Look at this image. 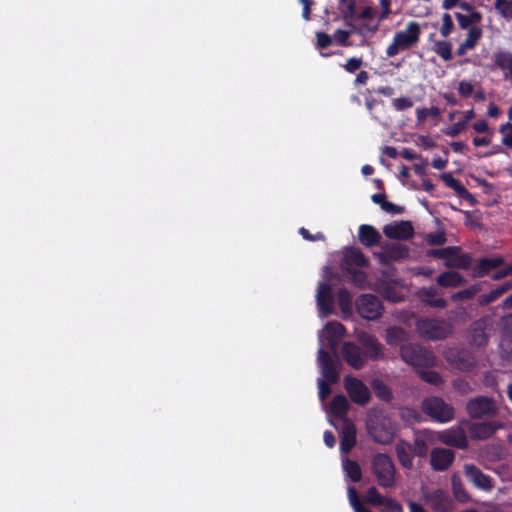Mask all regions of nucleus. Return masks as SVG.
<instances>
[{
  "instance_id": "35",
  "label": "nucleus",
  "mask_w": 512,
  "mask_h": 512,
  "mask_svg": "<svg viewBox=\"0 0 512 512\" xmlns=\"http://www.w3.org/2000/svg\"><path fill=\"white\" fill-rule=\"evenodd\" d=\"M357 339L362 345V348L367 349L368 352H378L380 349V344L378 341L372 335L366 332H359L357 334Z\"/></svg>"
},
{
  "instance_id": "54",
  "label": "nucleus",
  "mask_w": 512,
  "mask_h": 512,
  "mask_svg": "<svg viewBox=\"0 0 512 512\" xmlns=\"http://www.w3.org/2000/svg\"><path fill=\"white\" fill-rule=\"evenodd\" d=\"M299 233L302 235V237L305 240H308V241H324L325 240V236L323 233H316L313 235L306 228H303V227L300 228Z\"/></svg>"
},
{
  "instance_id": "16",
  "label": "nucleus",
  "mask_w": 512,
  "mask_h": 512,
  "mask_svg": "<svg viewBox=\"0 0 512 512\" xmlns=\"http://www.w3.org/2000/svg\"><path fill=\"white\" fill-rule=\"evenodd\" d=\"M356 445V427L350 419H345L340 432V451L349 453Z\"/></svg>"
},
{
  "instance_id": "7",
  "label": "nucleus",
  "mask_w": 512,
  "mask_h": 512,
  "mask_svg": "<svg viewBox=\"0 0 512 512\" xmlns=\"http://www.w3.org/2000/svg\"><path fill=\"white\" fill-rule=\"evenodd\" d=\"M466 411L472 419H492L498 415L499 409L493 398L476 396L468 400Z\"/></svg>"
},
{
  "instance_id": "34",
  "label": "nucleus",
  "mask_w": 512,
  "mask_h": 512,
  "mask_svg": "<svg viewBox=\"0 0 512 512\" xmlns=\"http://www.w3.org/2000/svg\"><path fill=\"white\" fill-rule=\"evenodd\" d=\"M371 386L377 398L386 402L391 400L392 392L383 381L375 379L372 381Z\"/></svg>"
},
{
  "instance_id": "3",
  "label": "nucleus",
  "mask_w": 512,
  "mask_h": 512,
  "mask_svg": "<svg viewBox=\"0 0 512 512\" xmlns=\"http://www.w3.org/2000/svg\"><path fill=\"white\" fill-rule=\"evenodd\" d=\"M421 28L415 22H409L404 30L395 33L392 43L387 47L386 54L388 57H394L399 52L414 47L420 38Z\"/></svg>"
},
{
  "instance_id": "14",
  "label": "nucleus",
  "mask_w": 512,
  "mask_h": 512,
  "mask_svg": "<svg viewBox=\"0 0 512 512\" xmlns=\"http://www.w3.org/2000/svg\"><path fill=\"white\" fill-rule=\"evenodd\" d=\"M383 233L389 239L408 240L414 234V228L410 221H395L383 228Z\"/></svg>"
},
{
  "instance_id": "64",
  "label": "nucleus",
  "mask_w": 512,
  "mask_h": 512,
  "mask_svg": "<svg viewBox=\"0 0 512 512\" xmlns=\"http://www.w3.org/2000/svg\"><path fill=\"white\" fill-rule=\"evenodd\" d=\"M380 6L382 8V13L380 15V19H385L390 14V4L391 0H379Z\"/></svg>"
},
{
  "instance_id": "31",
  "label": "nucleus",
  "mask_w": 512,
  "mask_h": 512,
  "mask_svg": "<svg viewBox=\"0 0 512 512\" xmlns=\"http://www.w3.org/2000/svg\"><path fill=\"white\" fill-rule=\"evenodd\" d=\"M465 279L458 272L450 271L441 273L437 277V283L443 287H459L464 284Z\"/></svg>"
},
{
  "instance_id": "39",
  "label": "nucleus",
  "mask_w": 512,
  "mask_h": 512,
  "mask_svg": "<svg viewBox=\"0 0 512 512\" xmlns=\"http://www.w3.org/2000/svg\"><path fill=\"white\" fill-rule=\"evenodd\" d=\"M434 51L445 61L452 59V47L449 42L437 41L434 45Z\"/></svg>"
},
{
  "instance_id": "21",
  "label": "nucleus",
  "mask_w": 512,
  "mask_h": 512,
  "mask_svg": "<svg viewBox=\"0 0 512 512\" xmlns=\"http://www.w3.org/2000/svg\"><path fill=\"white\" fill-rule=\"evenodd\" d=\"M498 426L493 422L475 423L470 427V434L475 439H487L491 437Z\"/></svg>"
},
{
  "instance_id": "42",
  "label": "nucleus",
  "mask_w": 512,
  "mask_h": 512,
  "mask_svg": "<svg viewBox=\"0 0 512 512\" xmlns=\"http://www.w3.org/2000/svg\"><path fill=\"white\" fill-rule=\"evenodd\" d=\"M384 500V496L381 495L377 488L372 486L370 487L365 494V501L375 507H380L382 505V501Z\"/></svg>"
},
{
  "instance_id": "57",
  "label": "nucleus",
  "mask_w": 512,
  "mask_h": 512,
  "mask_svg": "<svg viewBox=\"0 0 512 512\" xmlns=\"http://www.w3.org/2000/svg\"><path fill=\"white\" fill-rule=\"evenodd\" d=\"M352 282L359 287H363L366 283V275L359 270H351Z\"/></svg>"
},
{
  "instance_id": "32",
  "label": "nucleus",
  "mask_w": 512,
  "mask_h": 512,
  "mask_svg": "<svg viewBox=\"0 0 512 512\" xmlns=\"http://www.w3.org/2000/svg\"><path fill=\"white\" fill-rule=\"evenodd\" d=\"M344 263L347 267H363L367 264V260L360 250L352 248L345 251Z\"/></svg>"
},
{
  "instance_id": "53",
  "label": "nucleus",
  "mask_w": 512,
  "mask_h": 512,
  "mask_svg": "<svg viewBox=\"0 0 512 512\" xmlns=\"http://www.w3.org/2000/svg\"><path fill=\"white\" fill-rule=\"evenodd\" d=\"M456 19H457V22H458V25L461 29H467L469 30L470 28H474V27H477L476 25H473L470 21V18L468 15H464V14H461V13H456Z\"/></svg>"
},
{
  "instance_id": "27",
  "label": "nucleus",
  "mask_w": 512,
  "mask_h": 512,
  "mask_svg": "<svg viewBox=\"0 0 512 512\" xmlns=\"http://www.w3.org/2000/svg\"><path fill=\"white\" fill-rule=\"evenodd\" d=\"M494 64L501 69L506 77H512V54L498 51L493 55Z\"/></svg>"
},
{
  "instance_id": "44",
  "label": "nucleus",
  "mask_w": 512,
  "mask_h": 512,
  "mask_svg": "<svg viewBox=\"0 0 512 512\" xmlns=\"http://www.w3.org/2000/svg\"><path fill=\"white\" fill-rule=\"evenodd\" d=\"M348 496H349L350 503H351L352 507L354 508L355 512H370L368 509H366L362 505V503L359 499V496L357 494V491L354 487L348 488Z\"/></svg>"
},
{
  "instance_id": "15",
  "label": "nucleus",
  "mask_w": 512,
  "mask_h": 512,
  "mask_svg": "<svg viewBox=\"0 0 512 512\" xmlns=\"http://www.w3.org/2000/svg\"><path fill=\"white\" fill-rule=\"evenodd\" d=\"M455 460V452L448 448H434L430 453V464L434 471L447 470Z\"/></svg>"
},
{
  "instance_id": "63",
  "label": "nucleus",
  "mask_w": 512,
  "mask_h": 512,
  "mask_svg": "<svg viewBox=\"0 0 512 512\" xmlns=\"http://www.w3.org/2000/svg\"><path fill=\"white\" fill-rule=\"evenodd\" d=\"M511 274H512V264L509 265L508 267L501 269V270L497 271L496 273H494L493 279L500 280V279L505 278Z\"/></svg>"
},
{
  "instance_id": "30",
  "label": "nucleus",
  "mask_w": 512,
  "mask_h": 512,
  "mask_svg": "<svg viewBox=\"0 0 512 512\" xmlns=\"http://www.w3.org/2000/svg\"><path fill=\"white\" fill-rule=\"evenodd\" d=\"M343 471L346 477L353 483H357L362 479V470L357 461L351 459H344Z\"/></svg>"
},
{
  "instance_id": "18",
  "label": "nucleus",
  "mask_w": 512,
  "mask_h": 512,
  "mask_svg": "<svg viewBox=\"0 0 512 512\" xmlns=\"http://www.w3.org/2000/svg\"><path fill=\"white\" fill-rule=\"evenodd\" d=\"M369 433L375 442L384 445L390 444L394 439L393 428L385 422L370 426Z\"/></svg>"
},
{
  "instance_id": "24",
  "label": "nucleus",
  "mask_w": 512,
  "mask_h": 512,
  "mask_svg": "<svg viewBox=\"0 0 512 512\" xmlns=\"http://www.w3.org/2000/svg\"><path fill=\"white\" fill-rule=\"evenodd\" d=\"M330 410L335 417L340 418L343 421L348 419L347 413L349 410V403L346 397L342 394L334 396L330 404Z\"/></svg>"
},
{
  "instance_id": "23",
  "label": "nucleus",
  "mask_w": 512,
  "mask_h": 512,
  "mask_svg": "<svg viewBox=\"0 0 512 512\" xmlns=\"http://www.w3.org/2000/svg\"><path fill=\"white\" fill-rule=\"evenodd\" d=\"M503 263L500 257L495 258H482L479 260L477 267L473 271V276L480 278L485 276L491 270L499 267Z\"/></svg>"
},
{
  "instance_id": "22",
  "label": "nucleus",
  "mask_w": 512,
  "mask_h": 512,
  "mask_svg": "<svg viewBox=\"0 0 512 512\" xmlns=\"http://www.w3.org/2000/svg\"><path fill=\"white\" fill-rule=\"evenodd\" d=\"M419 299L426 305L435 308H444L447 301L443 298L436 297L437 292L434 288H423L418 292Z\"/></svg>"
},
{
  "instance_id": "13",
  "label": "nucleus",
  "mask_w": 512,
  "mask_h": 512,
  "mask_svg": "<svg viewBox=\"0 0 512 512\" xmlns=\"http://www.w3.org/2000/svg\"><path fill=\"white\" fill-rule=\"evenodd\" d=\"M409 250L402 244H387L381 247V250L374 253V256L383 265H389L393 262L406 258Z\"/></svg>"
},
{
  "instance_id": "46",
  "label": "nucleus",
  "mask_w": 512,
  "mask_h": 512,
  "mask_svg": "<svg viewBox=\"0 0 512 512\" xmlns=\"http://www.w3.org/2000/svg\"><path fill=\"white\" fill-rule=\"evenodd\" d=\"M456 252H457L456 247H446V248H442V249L431 250L428 252V255L448 260L450 258V256L454 255Z\"/></svg>"
},
{
  "instance_id": "19",
  "label": "nucleus",
  "mask_w": 512,
  "mask_h": 512,
  "mask_svg": "<svg viewBox=\"0 0 512 512\" xmlns=\"http://www.w3.org/2000/svg\"><path fill=\"white\" fill-rule=\"evenodd\" d=\"M486 324L480 320L475 322L468 332V342L474 348H482L488 341V336L485 331Z\"/></svg>"
},
{
  "instance_id": "37",
  "label": "nucleus",
  "mask_w": 512,
  "mask_h": 512,
  "mask_svg": "<svg viewBox=\"0 0 512 512\" xmlns=\"http://www.w3.org/2000/svg\"><path fill=\"white\" fill-rule=\"evenodd\" d=\"M494 8L506 20H512V0H495Z\"/></svg>"
},
{
  "instance_id": "45",
  "label": "nucleus",
  "mask_w": 512,
  "mask_h": 512,
  "mask_svg": "<svg viewBox=\"0 0 512 512\" xmlns=\"http://www.w3.org/2000/svg\"><path fill=\"white\" fill-rule=\"evenodd\" d=\"M411 449L413 451L414 456L418 457H426L428 453V445L425 440L421 438H416L414 443L411 444Z\"/></svg>"
},
{
  "instance_id": "4",
  "label": "nucleus",
  "mask_w": 512,
  "mask_h": 512,
  "mask_svg": "<svg viewBox=\"0 0 512 512\" xmlns=\"http://www.w3.org/2000/svg\"><path fill=\"white\" fill-rule=\"evenodd\" d=\"M372 471L381 487L393 488L396 485V468L387 454L377 453L373 456Z\"/></svg>"
},
{
  "instance_id": "51",
  "label": "nucleus",
  "mask_w": 512,
  "mask_h": 512,
  "mask_svg": "<svg viewBox=\"0 0 512 512\" xmlns=\"http://www.w3.org/2000/svg\"><path fill=\"white\" fill-rule=\"evenodd\" d=\"M381 506H384L389 512H402V506L393 498L384 496Z\"/></svg>"
},
{
  "instance_id": "43",
  "label": "nucleus",
  "mask_w": 512,
  "mask_h": 512,
  "mask_svg": "<svg viewBox=\"0 0 512 512\" xmlns=\"http://www.w3.org/2000/svg\"><path fill=\"white\" fill-rule=\"evenodd\" d=\"M499 132L503 135L501 143L507 148H512V122L500 125Z\"/></svg>"
},
{
  "instance_id": "26",
  "label": "nucleus",
  "mask_w": 512,
  "mask_h": 512,
  "mask_svg": "<svg viewBox=\"0 0 512 512\" xmlns=\"http://www.w3.org/2000/svg\"><path fill=\"white\" fill-rule=\"evenodd\" d=\"M380 234L370 225H361L359 227V240L367 247L373 246L380 241Z\"/></svg>"
},
{
  "instance_id": "52",
  "label": "nucleus",
  "mask_w": 512,
  "mask_h": 512,
  "mask_svg": "<svg viewBox=\"0 0 512 512\" xmlns=\"http://www.w3.org/2000/svg\"><path fill=\"white\" fill-rule=\"evenodd\" d=\"M316 38H317V47L321 48V49L329 47L333 42L332 37L324 32H317Z\"/></svg>"
},
{
  "instance_id": "11",
  "label": "nucleus",
  "mask_w": 512,
  "mask_h": 512,
  "mask_svg": "<svg viewBox=\"0 0 512 512\" xmlns=\"http://www.w3.org/2000/svg\"><path fill=\"white\" fill-rule=\"evenodd\" d=\"M340 354H318V363L321 368L322 378L332 383L339 380L341 366Z\"/></svg>"
},
{
  "instance_id": "62",
  "label": "nucleus",
  "mask_w": 512,
  "mask_h": 512,
  "mask_svg": "<svg viewBox=\"0 0 512 512\" xmlns=\"http://www.w3.org/2000/svg\"><path fill=\"white\" fill-rule=\"evenodd\" d=\"M323 440L327 447L333 448L336 444V438L330 430L324 431Z\"/></svg>"
},
{
  "instance_id": "2",
  "label": "nucleus",
  "mask_w": 512,
  "mask_h": 512,
  "mask_svg": "<svg viewBox=\"0 0 512 512\" xmlns=\"http://www.w3.org/2000/svg\"><path fill=\"white\" fill-rule=\"evenodd\" d=\"M400 356L403 361L414 367L423 381L435 386L443 382L438 372L429 369L436 363L435 354H400Z\"/></svg>"
},
{
  "instance_id": "20",
  "label": "nucleus",
  "mask_w": 512,
  "mask_h": 512,
  "mask_svg": "<svg viewBox=\"0 0 512 512\" xmlns=\"http://www.w3.org/2000/svg\"><path fill=\"white\" fill-rule=\"evenodd\" d=\"M395 452L399 463L405 469L413 468V451L411 449V443L405 440H399L395 446Z\"/></svg>"
},
{
  "instance_id": "6",
  "label": "nucleus",
  "mask_w": 512,
  "mask_h": 512,
  "mask_svg": "<svg viewBox=\"0 0 512 512\" xmlns=\"http://www.w3.org/2000/svg\"><path fill=\"white\" fill-rule=\"evenodd\" d=\"M422 411L432 420L447 423L454 418V408L440 397H428L421 402Z\"/></svg>"
},
{
  "instance_id": "8",
  "label": "nucleus",
  "mask_w": 512,
  "mask_h": 512,
  "mask_svg": "<svg viewBox=\"0 0 512 512\" xmlns=\"http://www.w3.org/2000/svg\"><path fill=\"white\" fill-rule=\"evenodd\" d=\"M344 387L351 401L358 405H366L371 399L369 388L357 378L346 376Z\"/></svg>"
},
{
  "instance_id": "59",
  "label": "nucleus",
  "mask_w": 512,
  "mask_h": 512,
  "mask_svg": "<svg viewBox=\"0 0 512 512\" xmlns=\"http://www.w3.org/2000/svg\"><path fill=\"white\" fill-rule=\"evenodd\" d=\"M350 36V32L348 31H345V30H337L335 33H334V38L335 40L342 46H346L348 45V38Z\"/></svg>"
},
{
  "instance_id": "12",
  "label": "nucleus",
  "mask_w": 512,
  "mask_h": 512,
  "mask_svg": "<svg viewBox=\"0 0 512 512\" xmlns=\"http://www.w3.org/2000/svg\"><path fill=\"white\" fill-rule=\"evenodd\" d=\"M464 474L467 480L479 490L490 492L494 488V479L483 473V471L474 464H466L464 466Z\"/></svg>"
},
{
  "instance_id": "17",
  "label": "nucleus",
  "mask_w": 512,
  "mask_h": 512,
  "mask_svg": "<svg viewBox=\"0 0 512 512\" xmlns=\"http://www.w3.org/2000/svg\"><path fill=\"white\" fill-rule=\"evenodd\" d=\"M439 440L447 446L456 447L459 449H466L468 447V439L466 433L461 428L443 431L439 436Z\"/></svg>"
},
{
  "instance_id": "49",
  "label": "nucleus",
  "mask_w": 512,
  "mask_h": 512,
  "mask_svg": "<svg viewBox=\"0 0 512 512\" xmlns=\"http://www.w3.org/2000/svg\"><path fill=\"white\" fill-rule=\"evenodd\" d=\"M333 384L332 382L324 379H318V389H319V398L320 400L326 399L330 393L331 388L330 385Z\"/></svg>"
},
{
  "instance_id": "1",
  "label": "nucleus",
  "mask_w": 512,
  "mask_h": 512,
  "mask_svg": "<svg viewBox=\"0 0 512 512\" xmlns=\"http://www.w3.org/2000/svg\"><path fill=\"white\" fill-rule=\"evenodd\" d=\"M345 334L344 326L337 321H329L319 331V344L318 352H336L339 345L342 344V352H355L356 346L350 342H343Z\"/></svg>"
},
{
  "instance_id": "25",
  "label": "nucleus",
  "mask_w": 512,
  "mask_h": 512,
  "mask_svg": "<svg viewBox=\"0 0 512 512\" xmlns=\"http://www.w3.org/2000/svg\"><path fill=\"white\" fill-rule=\"evenodd\" d=\"M343 359L354 369H361L368 359L378 360L384 354H341Z\"/></svg>"
},
{
  "instance_id": "47",
  "label": "nucleus",
  "mask_w": 512,
  "mask_h": 512,
  "mask_svg": "<svg viewBox=\"0 0 512 512\" xmlns=\"http://www.w3.org/2000/svg\"><path fill=\"white\" fill-rule=\"evenodd\" d=\"M454 24L450 14L445 13L442 16V26L440 28V33L443 37H447L453 30Z\"/></svg>"
},
{
  "instance_id": "55",
  "label": "nucleus",
  "mask_w": 512,
  "mask_h": 512,
  "mask_svg": "<svg viewBox=\"0 0 512 512\" xmlns=\"http://www.w3.org/2000/svg\"><path fill=\"white\" fill-rule=\"evenodd\" d=\"M466 122L465 121H459L455 124H453L451 127L447 128L445 131V134L448 136H457L462 132V130L465 128Z\"/></svg>"
},
{
  "instance_id": "40",
  "label": "nucleus",
  "mask_w": 512,
  "mask_h": 512,
  "mask_svg": "<svg viewBox=\"0 0 512 512\" xmlns=\"http://www.w3.org/2000/svg\"><path fill=\"white\" fill-rule=\"evenodd\" d=\"M443 180L449 186L452 188L458 195L465 197L469 195V192L467 189L454 177H452L450 174H444L442 176Z\"/></svg>"
},
{
  "instance_id": "41",
  "label": "nucleus",
  "mask_w": 512,
  "mask_h": 512,
  "mask_svg": "<svg viewBox=\"0 0 512 512\" xmlns=\"http://www.w3.org/2000/svg\"><path fill=\"white\" fill-rule=\"evenodd\" d=\"M482 37V30L480 27L470 28L467 33V37L464 40V46L470 47V49H474L478 43V41Z\"/></svg>"
},
{
  "instance_id": "60",
  "label": "nucleus",
  "mask_w": 512,
  "mask_h": 512,
  "mask_svg": "<svg viewBox=\"0 0 512 512\" xmlns=\"http://www.w3.org/2000/svg\"><path fill=\"white\" fill-rule=\"evenodd\" d=\"M458 92L460 95L467 97L473 92V85L469 81H461L459 83Z\"/></svg>"
},
{
  "instance_id": "48",
  "label": "nucleus",
  "mask_w": 512,
  "mask_h": 512,
  "mask_svg": "<svg viewBox=\"0 0 512 512\" xmlns=\"http://www.w3.org/2000/svg\"><path fill=\"white\" fill-rule=\"evenodd\" d=\"M392 105L397 111H403L411 108L413 106V101L409 97H399L393 99Z\"/></svg>"
},
{
  "instance_id": "33",
  "label": "nucleus",
  "mask_w": 512,
  "mask_h": 512,
  "mask_svg": "<svg viewBox=\"0 0 512 512\" xmlns=\"http://www.w3.org/2000/svg\"><path fill=\"white\" fill-rule=\"evenodd\" d=\"M452 491L456 500L461 503H467L471 499L461 480L455 476L452 477Z\"/></svg>"
},
{
  "instance_id": "36",
  "label": "nucleus",
  "mask_w": 512,
  "mask_h": 512,
  "mask_svg": "<svg viewBox=\"0 0 512 512\" xmlns=\"http://www.w3.org/2000/svg\"><path fill=\"white\" fill-rule=\"evenodd\" d=\"M471 264V258L468 255L450 256L445 262V266L448 268H461L468 269Z\"/></svg>"
},
{
  "instance_id": "50",
  "label": "nucleus",
  "mask_w": 512,
  "mask_h": 512,
  "mask_svg": "<svg viewBox=\"0 0 512 512\" xmlns=\"http://www.w3.org/2000/svg\"><path fill=\"white\" fill-rule=\"evenodd\" d=\"M363 65V60L362 58H356V57H353V58H350L347 60V62L343 65V68L349 72V73H354L355 71H357L361 66Z\"/></svg>"
},
{
  "instance_id": "10",
  "label": "nucleus",
  "mask_w": 512,
  "mask_h": 512,
  "mask_svg": "<svg viewBox=\"0 0 512 512\" xmlns=\"http://www.w3.org/2000/svg\"><path fill=\"white\" fill-rule=\"evenodd\" d=\"M358 313L367 320H375L381 316L383 307L380 300L371 294L360 296L356 302Z\"/></svg>"
},
{
  "instance_id": "61",
  "label": "nucleus",
  "mask_w": 512,
  "mask_h": 512,
  "mask_svg": "<svg viewBox=\"0 0 512 512\" xmlns=\"http://www.w3.org/2000/svg\"><path fill=\"white\" fill-rule=\"evenodd\" d=\"M382 210L391 214H400L403 212L404 209L403 207H400L392 202L386 201L384 203Z\"/></svg>"
},
{
  "instance_id": "29",
  "label": "nucleus",
  "mask_w": 512,
  "mask_h": 512,
  "mask_svg": "<svg viewBox=\"0 0 512 512\" xmlns=\"http://www.w3.org/2000/svg\"><path fill=\"white\" fill-rule=\"evenodd\" d=\"M316 298L320 309L328 313L332 299L330 285L327 283H319Z\"/></svg>"
},
{
  "instance_id": "9",
  "label": "nucleus",
  "mask_w": 512,
  "mask_h": 512,
  "mask_svg": "<svg viewBox=\"0 0 512 512\" xmlns=\"http://www.w3.org/2000/svg\"><path fill=\"white\" fill-rule=\"evenodd\" d=\"M425 501L434 512H453L454 502L448 491L434 489L424 493Z\"/></svg>"
},
{
  "instance_id": "58",
  "label": "nucleus",
  "mask_w": 512,
  "mask_h": 512,
  "mask_svg": "<svg viewBox=\"0 0 512 512\" xmlns=\"http://www.w3.org/2000/svg\"><path fill=\"white\" fill-rule=\"evenodd\" d=\"M339 301L342 307V310L345 311L351 304V297L347 290L341 289L339 292Z\"/></svg>"
},
{
  "instance_id": "56",
  "label": "nucleus",
  "mask_w": 512,
  "mask_h": 512,
  "mask_svg": "<svg viewBox=\"0 0 512 512\" xmlns=\"http://www.w3.org/2000/svg\"><path fill=\"white\" fill-rule=\"evenodd\" d=\"M427 239L432 245H442L446 242L445 234L442 232L429 234Z\"/></svg>"
},
{
  "instance_id": "5",
  "label": "nucleus",
  "mask_w": 512,
  "mask_h": 512,
  "mask_svg": "<svg viewBox=\"0 0 512 512\" xmlns=\"http://www.w3.org/2000/svg\"><path fill=\"white\" fill-rule=\"evenodd\" d=\"M417 332L429 340H440L448 337L453 332V325L444 319H419L416 322Z\"/></svg>"
},
{
  "instance_id": "28",
  "label": "nucleus",
  "mask_w": 512,
  "mask_h": 512,
  "mask_svg": "<svg viewBox=\"0 0 512 512\" xmlns=\"http://www.w3.org/2000/svg\"><path fill=\"white\" fill-rule=\"evenodd\" d=\"M386 341L391 347H404L407 341L406 332L399 327H391L386 330Z\"/></svg>"
},
{
  "instance_id": "38",
  "label": "nucleus",
  "mask_w": 512,
  "mask_h": 512,
  "mask_svg": "<svg viewBox=\"0 0 512 512\" xmlns=\"http://www.w3.org/2000/svg\"><path fill=\"white\" fill-rule=\"evenodd\" d=\"M512 288V282L502 284L490 293L481 296V302L488 304L498 299L502 294Z\"/></svg>"
}]
</instances>
